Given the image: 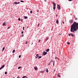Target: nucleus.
I'll return each mask as SVG.
<instances>
[{
	"label": "nucleus",
	"mask_w": 78,
	"mask_h": 78,
	"mask_svg": "<svg viewBox=\"0 0 78 78\" xmlns=\"http://www.w3.org/2000/svg\"><path fill=\"white\" fill-rule=\"evenodd\" d=\"M27 28H28V27H27Z\"/></svg>",
	"instance_id": "obj_53"
},
{
	"label": "nucleus",
	"mask_w": 78,
	"mask_h": 78,
	"mask_svg": "<svg viewBox=\"0 0 78 78\" xmlns=\"http://www.w3.org/2000/svg\"><path fill=\"white\" fill-rule=\"evenodd\" d=\"M41 42V40H39L38 41V42L39 43Z\"/></svg>",
	"instance_id": "obj_32"
},
{
	"label": "nucleus",
	"mask_w": 78,
	"mask_h": 78,
	"mask_svg": "<svg viewBox=\"0 0 78 78\" xmlns=\"http://www.w3.org/2000/svg\"><path fill=\"white\" fill-rule=\"evenodd\" d=\"M46 72H47V73L48 72V69H47V70L46 71Z\"/></svg>",
	"instance_id": "obj_36"
},
{
	"label": "nucleus",
	"mask_w": 78,
	"mask_h": 78,
	"mask_svg": "<svg viewBox=\"0 0 78 78\" xmlns=\"http://www.w3.org/2000/svg\"><path fill=\"white\" fill-rule=\"evenodd\" d=\"M3 69V68L1 67L0 68V70H1V69Z\"/></svg>",
	"instance_id": "obj_33"
},
{
	"label": "nucleus",
	"mask_w": 78,
	"mask_h": 78,
	"mask_svg": "<svg viewBox=\"0 0 78 78\" xmlns=\"http://www.w3.org/2000/svg\"><path fill=\"white\" fill-rule=\"evenodd\" d=\"M75 20H77V18H76L75 19Z\"/></svg>",
	"instance_id": "obj_40"
},
{
	"label": "nucleus",
	"mask_w": 78,
	"mask_h": 78,
	"mask_svg": "<svg viewBox=\"0 0 78 78\" xmlns=\"http://www.w3.org/2000/svg\"><path fill=\"white\" fill-rule=\"evenodd\" d=\"M70 34H69V36H70Z\"/></svg>",
	"instance_id": "obj_45"
},
{
	"label": "nucleus",
	"mask_w": 78,
	"mask_h": 78,
	"mask_svg": "<svg viewBox=\"0 0 78 78\" xmlns=\"http://www.w3.org/2000/svg\"><path fill=\"white\" fill-rule=\"evenodd\" d=\"M39 25H40V23H39L38 24L37 27H38L39 26Z\"/></svg>",
	"instance_id": "obj_39"
},
{
	"label": "nucleus",
	"mask_w": 78,
	"mask_h": 78,
	"mask_svg": "<svg viewBox=\"0 0 78 78\" xmlns=\"http://www.w3.org/2000/svg\"><path fill=\"white\" fill-rule=\"evenodd\" d=\"M5 75H6V74H7V72H5Z\"/></svg>",
	"instance_id": "obj_29"
},
{
	"label": "nucleus",
	"mask_w": 78,
	"mask_h": 78,
	"mask_svg": "<svg viewBox=\"0 0 78 78\" xmlns=\"http://www.w3.org/2000/svg\"><path fill=\"white\" fill-rule=\"evenodd\" d=\"M47 53V52H45V51H44L43 52V56H45V55H46Z\"/></svg>",
	"instance_id": "obj_4"
},
{
	"label": "nucleus",
	"mask_w": 78,
	"mask_h": 78,
	"mask_svg": "<svg viewBox=\"0 0 78 78\" xmlns=\"http://www.w3.org/2000/svg\"><path fill=\"white\" fill-rule=\"evenodd\" d=\"M56 23L57 24H58V23H59V21H58V20H57L56 21Z\"/></svg>",
	"instance_id": "obj_9"
},
{
	"label": "nucleus",
	"mask_w": 78,
	"mask_h": 78,
	"mask_svg": "<svg viewBox=\"0 0 78 78\" xmlns=\"http://www.w3.org/2000/svg\"><path fill=\"white\" fill-rule=\"evenodd\" d=\"M4 50H5V47H4V48H3L2 49V51H3Z\"/></svg>",
	"instance_id": "obj_19"
},
{
	"label": "nucleus",
	"mask_w": 78,
	"mask_h": 78,
	"mask_svg": "<svg viewBox=\"0 0 78 78\" xmlns=\"http://www.w3.org/2000/svg\"><path fill=\"white\" fill-rule=\"evenodd\" d=\"M73 16H74V15H73Z\"/></svg>",
	"instance_id": "obj_56"
},
{
	"label": "nucleus",
	"mask_w": 78,
	"mask_h": 78,
	"mask_svg": "<svg viewBox=\"0 0 78 78\" xmlns=\"http://www.w3.org/2000/svg\"><path fill=\"white\" fill-rule=\"evenodd\" d=\"M52 61L51 62H54L53 65V66H54V64H55V60H54V61Z\"/></svg>",
	"instance_id": "obj_18"
},
{
	"label": "nucleus",
	"mask_w": 78,
	"mask_h": 78,
	"mask_svg": "<svg viewBox=\"0 0 78 78\" xmlns=\"http://www.w3.org/2000/svg\"><path fill=\"white\" fill-rule=\"evenodd\" d=\"M69 23H73V21L72 20H70L69 21Z\"/></svg>",
	"instance_id": "obj_6"
},
{
	"label": "nucleus",
	"mask_w": 78,
	"mask_h": 78,
	"mask_svg": "<svg viewBox=\"0 0 78 78\" xmlns=\"http://www.w3.org/2000/svg\"><path fill=\"white\" fill-rule=\"evenodd\" d=\"M22 68V67L21 66H19V67H18V69H20V68Z\"/></svg>",
	"instance_id": "obj_17"
},
{
	"label": "nucleus",
	"mask_w": 78,
	"mask_h": 78,
	"mask_svg": "<svg viewBox=\"0 0 78 78\" xmlns=\"http://www.w3.org/2000/svg\"><path fill=\"white\" fill-rule=\"evenodd\" d=\"M20 2H24V1H23L21 0V1H20Z\"/></svg>",
	"instance_id": "obj_30"
},
{
	"label": "nucleus",
	"mask_w": 78,
	"mask_h": 78,
	"mask_svg": "<svg viewBox=\"0 0 78 78\" xmlns=\"http://www.w3.org/2000/svg\"><path fill=\"white\" fill-rule=\"evenodd\" d=\"M58 74L59 75H60V73H58Z\"/></svg>",
	"instance_id": "obj_49"
},
{
	"label": "nucleus",
	"mask_w": 78,
	"mask_h": 78,
	"mask_svg": "<svg viewBox=\"0 0 78 78\" xmlns=\"http://www.w3.org/2000/svg\"><path fill=\"white\" fill-rule=\"evenodd\" d=\"M52 3L54 5L53 9L54 10H55V9L56 8V3H55L54 2H52Z\"/></svg>",
	"instance_id": "obj_2"
},
{
	"label": "nucleus",
	"mask_w": 78,
	"mask_h": 78,
	"mask_svg": "<svg viewBox=\"0 0 78 78\" xmlns=\"http://www.w3.org/2000/svg\"><path fill=\"white\" fill-rule=\"evenodd\" d=\"M3 25H5V23H4L3 24Z\"/></svg>",
	"instance_id": "obj_26"
},
{
	"label": "nucleus",
	"mask_w": 78,
	"mask_h": 78,
	"mask_svg": "<svg viewBox=\"0 0 78 78\" xmlns=\"http://www.w3.org/2000/svg\"><path fill=\"white\" fill-rule=\"evenodd\" d=\"M27 78V77L26 76H23V77L22 78Z\"/></svg>",
	"instance_id": "obj_15"
},
{
	"label": "nucleus",
	"mask_w": 78,
	"mask_h": 78,
	"mask_svg": "<svg viewBox=\"0 0 78 78\" xmlns=\"http://www.w3.org/2000/svg\"><path fill=\"white\" fill-rule=\"evenodd\" d=\"M57 8L59 10L61 9V6H60V5L57 4Z\"/></svg>",
	"instance_id": "obj_3"
},
{
	"label": "nucleus",
	"mask_w": 78,
	"mask_h": 78,
	"mask_svg": "<svg viewBox=\"0 0 78 78\" xmlns=\"http://www.w3.org/2000/svg\"><path fill=\"white\" fill-rule=\"evenodd\" d=\"M44 1L45 2H47V0H45Z\"/></svg>",
	"instance_id": "obj_47"
},
{
	"label": "nucleus",
	"mask_w": 78,
	"mask_h": 78,
	"mask_svg": "<svg viewBox=\"0 0 78 78\" xmlns=\"http://www.w3.org/2000/svg\"><path fill=\"white\" fill-rule=\"evenodd\" d=\"M73 16H74V15H73Z\"/></svg>",
	"instance_id": "obj_57"
},
{
	"label": "nucleus",
	"mask_w": 78,
	"mask_h": 78,
	"mask_svg": "<svg viewBox=\"0 0 78 78\" xmlns=\"http://www.w3.org/2000/svg\"><path fill=\"white\" fill-rule=\"evenodd\" d=\"M52 61H51L49 63V64H48V66H50V64L51 63V62Z\"/></svg>",
	"instance_id": "obj_21"
},
{
	"label": "nucleus",
	"mask_w": 78,
	"mask_h": 78,
	"mask_svg": "<svg viewBox=\"0 0 78 78\" xmlns=\"http://www.w3.org/2000/svg\"><path fill=\"white\" fill-rule=\"evenodd\" d=\"M24 19H28V17L27 16H24Z\"/></svg>",
	"instance_id": "obj_10"
},
{
	"label": "nucleus",
	"mask_w": 78,
	"mask_h": 78,
	"mask_svg": "<svg viewBox=\"0 0 78 78\" xmlns=\"http://www.w3.org/2000/svg\"><path fill=\"white\" fill-rule=\"evenodd\" d=\"M67 44H68V45H70V43L69 42H68L67 43Z\"/></svg>",
	"instance_id": "obj_27"
},
{
	"label": "nucleus",
	"mask_w": 78,
	"mask_h": 78,
	"mask_svg": "<svg viewBox=\"0 0 78 78\" xmlns=\"http://www.w3.org/2000/svg\"><path fill=\"white\" fill-rule=\"evenodd\" d=\"M56 17H57V16H58V15H56Z\"/></svg>",
	"instance_id": "obj_48"
},
{
	"label": "nucleus",
	"mask_w": 78,
	"mask_h": 78,
	"mask_svg": "<svg viewBox=\"0 0 78 78\" xmlns=\"http://www.w3.org/2000/svg\"><path fill=\"white\" fill-rule=\"evenodd\" d=\"M62 23H64V22H62Z\"/></svg>",
	"instance_id": "obj_50"
},
{
	"label": "nucleus",
	"mask_w": 78,
	"mask_h": 78,
	"mask_svg": "<svg viewBox=\"0 0 78 78\" xmlns=\"http://www.w3.org/2000/svg\"><path fill=\"white\" fill-rule=\"evenodd\" d=\"M37 12H39V10H37Z\"/></svg>",
	"instance_id": "obj_31"
},
{
	"label": "nucleus",
	"mask_w": 78,
	"mask_h": 78,
	"mask_svg": "<svg viewBox=\"0 0 78 78\" xmlns=\"http://www.w3.org/2000/svg\"><path fill=\"white\" fill-rule=\"evenodd\" d=\"M30 13L31 14H32V13H33V11H30Z\"/></svg>",
	"instance_id": "obj_20"
},
{
	"label": "nucleus",
	"mask_w": 78,
	"mask_h": 78,
	"mask_svg": "<svg viewBox=\"0 0 78 78\" xmlns=\"http://www.w3.org/2000/svg\"><path fill=\"white\" fill-rule=\"evenodd\" d=\"M23 19H21V22H23Z\"/></svg>",
	"instance_id": "obj_43"
},
{
	"label": "nucleus",
	"mask_w": 78,
	"mask_h": 78,
	"mask_svg": "<svg viewBox=\"0 0 78 78\" xmlns=\"http://www.w3.org/2000/svg\"><path fill=\"white\" fill-rule=\"evenodd\" d=\"M27 43H28V41H27L26 42L25 44H27Z\"/></svg>",
	"instance_id": "obj_28"
},
{
	"label": "nucleus",
	"mask_w": 78,
	"mask_h": 78,
	"mask_svg": "<svg viewBox=\"0 0 78 78\" xmlns=\"http://www.w3.org/2000/svg\"><path fill=\"white\" fill-rule=\"evenodd\" d=\"M34 69H35V70H37V67L36 66L35 67H34Z\"/></svg>",
	"instance_id": "obj_7"
},
{
	"label": "nucleus",
	"mask_w": 78,
	"mask_h": 78,
	"mask_svg": "<svg viewBox=\"0 0 78 78\" xmlns=\"http://www.w3.org/2000/svg\"><path fill=\"white\" fill-rule=\"evenodd\" d=\"M69 2H71V1H72V0H69Z\"/></svg>",
	"instance_id": "obj_38"
},
{
	"label": "nucleus",
	"mask_w": 78,
	"mask_h": 78,
	"mask_svg": "<svg viewBox=\"0 0 78 78\" xmlns=\"http://www.w3.org/2000/svg\"><path fill=\"white\" fill-rule=\"evenodd\" d=\"M19 3H20V2H18L17 3V2H13V4H15V5H17V4H19Z\"/></svg>",
	"instance_id": "obj_5"
},
{
	"label": "nucleus",
	"mask_w": 78,
	"mask_h": 78,
	"mask_svg": "<svg viewBox=\"0 0 78 78\" xmlns=\"http://www.w3.org/2000/svg\"><path fill=\"white\" fill-rule=\"evenodd\" d=\"M33 43H32L31 45H33Z\"/></svg>",
	"instance_id": "obj_52"
},
{
	"label": "nucleus",
	"mask_w": 78,
	"mask_h": 78,
	"mask_svg": "<svg viewBox=\"0 0 78 78\" xmlns=\"http://www.w3.org/2000/svg\"><path fill=\"white\" fill-rule=\"evenodd\" d=\"M54 71H55V69L54 70Z\"/></svg>",
	"instance_id": "obj_54"
},
{
	"label": "nucleus",
	"mask_w": 78,
	"mask_h": 78,
	"mask_svg": "<svg viewBox=\"0 0 78 78\" xmlns=\"http://www.w3.org/2000/svg\"><path fill=\"white\" fill-rule=\"evenodd\" d=\"M40 73H44V71H40Z\"/></svg>",
	"instance_id": "obj_22"
},
{
	"label": "nucleus",
	"mask_w": 78,
	"mask_h": 78,
	"mask_svg": "<svg viewBox=\"0 0 78 78\" xmlns=\"http://www.w3.org/2000/svg\"><path fill=\"white\" fill-rule=\"evenodd\" d=\"M22 34H23V32H22L21 33Z\"/></svg>",
	"instance_id": "obj_44"
},
{
	"label": "nucleus",
	"mask_w": 78,
	"mask_h": 78,
	"mask_svg": "<svg viewBox=\"0 0 78 78\" xmlns=\"http://www.w3.org/2000/svg\"><path fill=\"white\" fill-rule=\"evenodd\" d=\"M57 76H58V77H61V76L60 75H57Z\"/></svg>",
	"instance_id": "obj_23"
},
{
	"label": "nucleus",
	"mask_w": 78,
	"mask_h": 78,
	"mask_svg": "<svg viewBox=\"0 0 78 78\" xmlns=\"http://www.w3.org/2000/svg\"><path fill=\"white\" fill-rule=\"evenodd\" d=\"M36 57H35L36 58H37L39 57V55L38 54H37L36 55Z\"/></svg>",
	"instance_id": "obj_8"
},
{
	"label": "nucleus",
	"mask_w": 78,
	"mask_h": 78,
	"mask_svg": "<svg viewBox=\"0 0 78 78\" xmlns=\"http://www.w3.org/2000/svg\"><path fill=\"white\" fill-rule=\"evenodd\" d=\"M20 57H21V55H20L19 56V58H20Z\"/></svg>",
	"instance_id": "obj_35"
},
{
	"label": "nucleus",
	"mask_w": 78,
	"mask_h": 78,
	"mask_svg": "<svg viewBox=\"0 0 78 78\" xmlns=\"http://www.w3.org/2000/svg\"><path fill=\"white\" fill-rule=\"evenodd\" d=\"M70 34L71 35V36H72L73 37H74V36H75V35H73V34H72L71 33Z\"/></svg>",
	"instance_id": "obj_11"
},
{
	"label": "nucleus",
	"mask_w": 78,
	"mask_h": 78,
	"mask_svg": "<svg viewBox=\"0 0 78 78\" xmlns=\"http://www.w3.org/2000/svg\"><path fill=\"white\" fill-rule=\"evenodd\" d=\"M24 28H25V27H23V30H24Z\"/></svg>",
	"instance_id": "obj_41"
},
{
	"label": "nucleus",
	"mask_w": 78,
	"mask_h": 78,
	"mask_svg": "<svg viewBox=\"0 0 78 78\" xmlns=\"http://www.w3.org/2000/svg\"><path fill=\"white\" fill-rule=\"evenodd\" d=\"M22 37H23V35H22Z\"/></svg>",
	"instance_id": "obj_51"
},
{
	"label": "nucleus",
	"mask_w": 78,
	"mask_h": 78,
	"mask_svg": "<svg viewBox=\"0 0 78 78\" xmlns=\"http://www.w3.org/2000/svg\"><path fill=\"white\" fill-rule=\"evenodd\" d=\"M48 39H49L48 37H47L46 39V41H47V40H48Z\"/></svg>",
	"instance_id": "obj_13"
},
{
	"label": "nucleus",
	"mask_w": 78,
	"mask_h": 78,
	"mask_svg": "<svg viewBox=\"0 0 78 78\" xmlns=\"http://www.w3.org/2000/svg\"><path fill=\"white\" fill-rule=\"evenodd\" d=\"M18 20H19V21H20L21 20H20V18H19L18 19Z\"/></svg>",
	"instance_id": "obj_25"
},
{
	"label": "nucleus",
	"mask_w": 78,
	"mask_h": 78,
	"mask_svg": "<svg viewBox=\"0 0 78 78\" xmlns=\"http://www.w3.org/2000/svg\"><path fill=\"white\" fill-rule=\"evenodd\" d=\"M41 58H42V56H38V59H40Z\"/></svg>",
	"instance_id": "obj_14"
},
{
	"label": "nucleus",
	"mask_w": 78,
	"mask_h": 78,
	"mask_svg": "<svg viewBox=\"0 0 78 78\" xmlns=\"http://www.w3.org/2000/svg\"><path fill=\"white\" fill-rule=\"evenodd\" d=\"M60 54H61V53H60Z\"/></svg>",
	"instance_id": "obj_55"
},
{
	"label": "nucleus",
	"mask_w": 78,
	"mask_h": 78,
	"mask_svg": "<svg viewBox=\"0 0 78 78\" xmlns=\"http://www.w3.org/2000/svg\"><path fill=\"white\" fill-rule=\"evenodd\" d=\"M5 67V65H3L2 66V68H3V67Z\"/></svg>",
	"instance_id": "obj_24"
},
{
	"label": "nucleus",
	"mask_w": 78,
	"mask_h": 78,
	"mask_svg": "<svg viewBox=\"0 0 78 78\" xmlns=\"http://www.w3.org/2000/svg\"><path fill=\"white\" fill-rule=\"evenodd\" d=\"M55 59H58V58L57 57H56L55 58Z\"/></svg>",
	"instance_id": "obj_34"
},
{
	"label": "nucleus",
	"mask_w": 78,
	"mask_h": 78,
	"mask_svg": "<svg viewBox=\"0 0 78 78\" xmlns=\"http://www.w3.org/2000/svg\"><path fill=\"white\" fill-rule=\"evenodd\" d=\"M20 78V77L19 76H18V77H17V78Z\"/></svg>",
	"instance_id": "obj_46"
},
{
	"label": "nucleus",
	"mask_w": 78,
	"mask_h": 78,
	"mask_svg": "<svg viewBox=\"0 0 78 78\" xmlns=\"http://www.w3.org/2000/svg\"><path fill=\"white\" fill-rule=\"evenodd\" d=\"M9 28H10V27H8V29H9Z\"/></svg>",
	"instance_id": "obj_37"
},
{
	"label": "nucleus",
	"mask_w": 78,
	"mask_h": 78,
	"mask_svg": "<svg viewBox=\"0 0 78 78\" xmlns=\"http://www.w3.org/2000/svg\"><path fill=\"white\" fill-rule=\"evenodd\" d=\"M49 50H50V49H48L46 51H47V52H48V51H49Z\"/></svg>",
	"instance_id": "obj_12"
},
{
	"label": "nucleus",
	"mask_w": 78,
	"mask_h": 78,
	"mask_svg": "<svg viewBox=\"0 0 78 78\" xmlns=\"http://www.w3.org/2000/svg\"><path fill=\"white\" fill-rule=\"evenodd\" d=\"M61 34H62L61 33V34H59V35H61Z\"/></svg>",
	"instance_id": "obj_42"
},
{
	"label": "nucleus",
	"mask_w": 78,
	"mask_h": 78,
	"mask_svg": "<svg viewBox=\"0 0 78 78\" xmlns=\"http://www.w3.org/2000/svg\"><path fill=\"white\" fill-rule=\"evenodd\" d=\"M15 50H13L12 52L13 53H14V52H15Z\"/></svg>",
	"instance_id": "obj_16"
},
{
	"label": "nucleus",
	"mask_w": 78,
	"mask_h": 78,
	"mask_svg": "<svg viewBox=\"0 0 78 78\" xmlns=\"http://www.w3.org/2000/svg\"><path fill=\"white\" fill-rule=\"evenodd\" d=\"M78 30V23L74 22L71 26V32H75Z\"/></svg>",
	"instance_id": "obj_1"
}]
</instances>
